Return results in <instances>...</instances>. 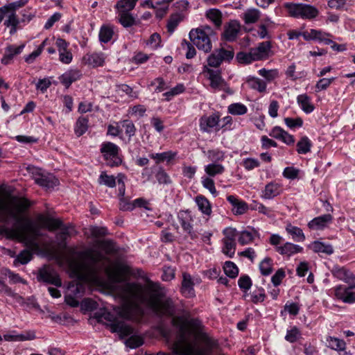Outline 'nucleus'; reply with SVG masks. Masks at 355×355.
<instances>
[{"mask_svg":"<svg viewBox=\"0 0 355 355\" xmlns=\"http://www.w3.org/2000/svg\"><path fill=\"white\" fill-rule=\"evenodd\" d=\"M63 260L67 265L69 275L78 281L76 285L71 284L68 288L74 295L83 292V282L104 285L105 280L101 275V271L104 270L111 284L110 288L115 289L123 300V304L115 308L114 313L105 310L100 319L107 321L112 331L119 333L121 337L133 333L132 328L123 320L139 319L144 313L141 304L157 315H171L174 312L172 300L165 299V291L157 283L148 281L144 286L136 283L115 286L126 280L130 273L129 268L120 263L110 264V259L96 250H73L66 254Z\"/></svg>","mask_w":355,"mask_h":355,"instance_id":"nucleus-1","label":"nucleus"},{"mask_svg":"<svg viewBox=\"0 0 355 355\" xmlns=\"http://www.w3.org/2000/svg\"><path fill=\"white\" fill-rule=\"evenodd\" d=\"M9 205L17 212L21 220L14 219L15 223L13 227L6 229V232L9 236L25 241L33 252H39L40 246L35 240L40 236V227L21 216V214L29 207L30 202L25 198L10 196Z\"/></svg>","mask_w":355,"mask_h":355,"instance_id":"nucleus-2","label":"nucleus"},{"mask_svg":"<svg viewBox=\"0 0 355 355\" xmlns=\"http://www.w3.org/2000/svg\"><path fill=\"white\" fill-rule=\"evenodd\" d=\"M213 35V30L206 26L202 28L192 29L189 33V38L199 50L208 53L212 48L210 37Z\"/></svg>","mask_w":355,"mask_h":355,"instance_id":"nucleus-3","label":"nucleus"},{"mask_svg":"<svg viewBox=\"0 0 355 355\" xmlns=\"http://www.w3.org/2000/svg\"><path fill=\"white\" fill-rule=\"evenodd\" d=\"M289 15L295 18L311 19L318 15V10L309 4L289 3L285 5Z\"/></svg>","mask_w":355,"mask_h":355,"instance_id":"nucleus-4","label":"nucleus"},{"mask_svg":"<svg viewBox=\"0 0 355 355\" xmlns=\"http://www.w3.org/2000/svg\"><path fill=\"white\" fill-rule=\"evenodd\" d=\"M119 146L112 142H104L101 145V152L107 161V164L112 167L117 166L122 162L119 157Z\"/></svg>","mask_w":355,"mask_h":355,"instance_id":"nucleus-5","label":"nucleus"},{"mask_svg":"<svg viewBox=\"0 0 355 355\" xmlns=\"http://www.w3.org/2000/svg\"><path fill=\"white\" fill-rule=\"evenodd\" d=\"M172 348L175 355H196L195 346L187 340L183 328L180 338L173 343Z\"/></svg>","mask_w":355,"mask_h":355,"instance_id":"nucleus-6","label":"nucleus"},{"mask_svg":"<svg viewBox=\"0 0 355 355\" xmlns=\"http://www.w3.org/2000/svg\"><path fill=\"white\" fill-rule=\"evenodd\" d=\"M32 173L35 182L41 187L51 189L58 184V180L54 175L40 168H34Z\"/></svg>","mask_w":355,"mask_h":355,"instance_id":"nucleus-7","label":"nucleus"},{"mask_svg":"<svg viewBox=\"0 0 355 355\" xmlns=\"http://www.w3.org/2000/svg\"><path fill=\"white\" fill-rule=\"evenodd\" d=\"M234 58L232 50L220 48L215 50L207 58L208 65L211 67H218L223 61L229 62Z\"/></svg>","mask_w":355,"mask_h":355,"instance_id":"nucleus-8","label":"nucleus"},{"mask_svg":"<svg viewBox=\"0 0 355 355\" xmlns=\"http://www.w3.org/2000/svg\"><path fill=\"white\" fill-rule=\"evenodd\" d=\"M37 279L39 282L53 284L60 287L62 285L61 279L54 269L49 266H44L39 269Z\"/></svg>","mask_w":355,"mask_h":355,"instance_id":"nucleus-9","label":"nucleus"},{"mask_svg":"<svg viewBox=\"0 0 355 355\" xmlns=\"http://www.w3.org/2000/svg\"><path fill=\"white\" fill-rule=\"evenodd\" d=\"M354 289H355V286L352 285H348V286L339 285L334 288V295L345 303L352 304L355 302V291Z\"/></svg>","mask_w":355,"mask_h":355,"instance_id":"nucleus-10","label":"nucleus"},{"mask_svg":"<svg viewBox=\"0 0 355 355\" xmlns=\"http://www.w3.org/2000/svg\"><path fill=\"white\" fill-rule=\"evenodd\" d=\"M4 21V25L7 27H11L10 33L11 34L16 31V26L19 23L16 13L3 6L0 8V23Z\"/></svg>","mask_w":355,"mask_h":355,"instance_id":"nucleus-11","label":"nucleus"},{"mask_svg":"<svg viewBox=\"0 0 355 355\" xmlns=\"http://www.w3.org/2000/svg\"><path fill=\"white\" fill-rule=\"evenodd\" d=\"M333 276L348 285L355 286V275L348 269L339 266H334L331 270Z\"/></svg>","mask_w":355,"mask_h":355,"instance_id":"nucleus-12","label":"nucleus"},{"mask_svg":"<svg viewBox=\"0 0 355 355\" xmlns=\"http://www.w3.org/2000/svg\"><path fill=\"white\" fill-rule=\"evenodd\" d=\"M125 176L123 174L119 173L117 175V183L119 185V195L121 196L119 207L123 211H130L134 209L133 202L128 201L125 198Z\"/></svg>","mask_w":355,"mask_h":355,"instance_id":"nucleus-13","label":"nucleus"},{"mask_svg":"<svg viewBox=\"0 0 355 355\" xmlns=\"http://www.w3.org/2000/svg\"><path fill=\"white\" fill-rule=\"evenodd\" d=\"M178 218L184 232H186L191 239L196 238V234L193 231V218L188 211H180L178 214Z\"/></svg>","mask_w":355,"mask_h":355,"instance_id":"nucleus-14","label":"nucleus"},{"mask_svg":"<svg viewBox=\"0 0 355 355\" xmlns=\"http://www.w3.org/2000/svg\"><path fill=\"white\" fill-rule=\"evenodd\" d=\"M10 218L16 219L17 221L21 220L17 212L9 205V201L0 202V222L8 223Z\"/></svg>","mask_w":355,"mask_h":355,"instance_id":"nucleus-15","label":"nucleus"},{"mask_svg":"<svg viewBox=\"0 0 355 355\" xmlns=\"http://www.w3.org/2000/svg\"><path fill=\"white\" fill-rule=\"evenodd\" d=\"M333 220L331 214H324L312 219L309 223L308 227L314 230H322L327 227Z\"/></svg>","mask_w":355,"mask_h":355,"instance_id":"nucleus-16","label":"nucleus"},{"mask_svg":"<svg viewBox=\"0 0 355 355\" xmlns=\"http://www.w3.org/2000/svg\"><path fill=\"white\" fill-rule=\"evenodd\" d=\"M194 282L191 276L187 273L184 272L182 274V286H181V292L182 293L187 297H191L195 295V291L193 289Z\"/></svg>","mask_w":355,"mask_h":355,"instance_id":"nucleus-17","label":"nucleus"},{"mask_svg":"<svg viewBox=\"0 0 355 355\" xmlns=\"http://www.w3.org/2000/svg\"><path fill=\"white\" fill-rule=\"evenodd\" d=\"M282 192L280 184L271 182L267 184L262 191L261 198L267 200L272 199Z\"/></svg>","mask_w":355,"mask_h":355,"instance_id":"nucleus-18","label":"nucleus"},{"mask_svg":"<svg viewBox=\"0 0 355 355\" xmlns=\"http://www.w3.org/2000/svg\"><path fill=\"white\" fill-rule=\"evenodd\" d=\"M207 71L209 74V79L210 80V86L211 88L215 90L224 89L226 86V83L222 78L220 72L209 69H207Z\"/></svg>","mask_w":355,"mask_h":355,"instance_id":"nucleus-19","label":"nucleus"},{"mask_svg":"<svg viewBox=\"0 0 355 355\" xmlns=\"http://www.w3.org/2000/svg\"><path fill=\"white\" fill-rule=\"evenodd\" d=\"M82 76V73L77 69H72L67 71L60 78V81L65 87H69L72 83L79 80Z\"/></svg>","mask_w":355,"mask_h":355,"instance_id":"nucleus-20","label":"nucleus"},{"mask_svg":"<svg viewBox=\"0 0 355 355\" xmlns=\"http://www.w3.org/2000/svg\"><path fill=\"white\" fill-rule=\"evenodd\" d=\"M270 136L277 139L282 141L287 145L293 144L295 141L294 138L292 135L288 134L287 132H286L284 130H283L282 128L279 126H275L272 129L270 133Z\"/></svg>","mask_w":355,"mask_h":355,"instance_id":"nucleus-21","label":"nucleus"},{"mask_svg":"<svg viewBox=\"0 0 355 355\" xmlns=\"http://www.w3.org/2000/svg\"><path fill=\"white\" fill-rule=\"evenodd\" d=\"M37 219L42 227L46 228L49 231H53L61 227L62 222L58 219H54L42 214H40Z\"/></svg>","mask_w":355,"mask_h":355,"instance_id":"nucleus-22","label":"nucleus"},{"mask_svg":"<svg viewBox=\"0 0 355 355\" xmlns=\"http://www.w3.org/2000/svg\"><path fill=\"white\" fill-rule=\"evenodd\" d=\"M303 248L298 245L286 242L281 246H277L275 250L282 255L291 257L295 254L302 252Z\"/></svg>","mask_w":355,"mask_h":355,"instance_id":"nucleus-23","label":"nucleus"},{"mask_svg":"<svg viewBox=\"0 0 355 355\" xmlns=\"http://www.w3.org/2000/svg\"><path fill=\"white\" fill-rule=\"evenodd\" d=\"M245 83L250 89L259 93H266L267 91V83L257 77H248Z\"/></svg>","mask_w":355,"mask_h":355,"instance_id":"nucleus-24","label":"nucleus"},{"mask_svg":"<svg viewBox=\"0 0 355 355\" xmlns=\"http://www.w3.org/2000/svg\"><path fill=\"white\" fill-rule=\"evenodd\" d=\"M219 118L216 114L208 116H203L200 119V127L204 132H209L211 128L216 127L218 123Z\"/></svg>","mask_w":355,"mask_h":355,"instance_id":"nucleus-25","label":"nucleus"},{"mask_svg":"<svg viewBox=\"0 0 355 355\" xmlns=\"http://www.w3.org/2000/svg\"><path fill=\"white\" fill-rule=\"evenodd\" d=\"M270 49V42H263L257 48L252 49V55L257 60H261L268 57Z\"/></svg>","mask_w":355,"mask_h":355,"instance_id":"nucleus-26","label":"nucleus"},{"mask_svg":"<svg viewBox=\"0 0 355 355\" xmlns=\"http://www.w3.org/2000/svg\"><path fill=\"white\" fill-rule=\"evenodd\" d=\"M227 200L232 205V211L235 214L241 215L247 211V204L244 201L238 199L234 196H228Z\"/></svg>","mask_w":355,"mask_h":355,"instance_id":"nucleus-27","label":"nucleus"},{"mask_svg":"<svg viewBox=\"0 0 355 355\" xmlns=\"http://www.w3.org/2000/svg\"><path fill=\"white\" fill-rule=\"evenodd\" d=\"M85 63L92 67L103 66L105 62V56L102 53H93L87 54L84 57Z\"/></svg>","mask_w":355,"mask_h":355,"instance_id":"nucleus-28","label":"nucleus"},{"mask_svg":"<svg viewBox=\"0 0 355 355\" xmlns=\"http://www.w3.org/2000/svg\"><path fill=\"white\" fill-rule=\"evenodd\" d=\"M297 102L303 112L306 114L311 113L315 109V106L312 103L311 98L306 94H300L297 96Z\"/></svg>","mask_w":355,"mask_h":355,"instance_id":"nucleus-29","label":"nucleus"},{"mask_svg":"<svg viewBox=\"0 0 355 355\" xmlns=\"http://www.w3.org/2000/svg\"><path fill=\"white\" fill-rule=\"evenodd\" d=\"M239 25L236 22H231L225 28L223 34L225 40L232 42L235 40L239 31Z\"/></svg>","mask_w":355,"mask_h":355,"instance_id":"nucleus-30","label":"nucleus"},{"mask_svg":"<svg viewBox=\"0 0 355 355\" xmlns=\"http://www.w3.org/2000/svg\"><path fill=\"white\" fill-rule=\"evenodd\" d=\"M286 231L292 236V239L296 242H302L305 240V235L302 229L293 226L291 223H288L286 226Z\"/></svg>","mask_w":355,"mask_h":355,"instance_id":"nucleus-31","label":"nucleus"},{"mask_svg":"<svg viewBox=\"0 0 355 355\" xmlns=\"http://www.w3.org/2000/svg\"><path fill=\"white\" fill-rule=\"evenodd\" d=\"M327 347L330 349L341 352L345 351L346 349V343L342 340L333 336H327L326 338Z\"/></svg>","mask_w":355,"mask_h":355,"instance_id":"nucleus-32","label":"nucleus"},{"mask_svg":"<svg viewBox=\"0 0 355 355\" xmlns=\"http://www.w3.org/2000/svg\"><path fill=\"white\" fill-rule=\"evenodd\" d=\"M196 202L199 210L205 215L210 216L211 214V206L209 201L202 196L196 198Z\"/></svg>","mask_w":355,"mask_h":355,"instance_id":"nucleus-33","label":"nucleus"},{"mask_svg":"<svg viewBox=\"0 0 355 355\" xmlns=\"http://www.w3.org/2000/svg\"><path fill=\"white\" fill-rule=\"evenodd\" d=\"M118 12L117 20L124 28H128L135 24V19L130 12Z\"/></svg>","mask_w":355,"mask_h":355,"instance_id":"nucleus-34","label":"nucleus"},{"mask_svg":"<svg viewBox=\"0 0 355 355\" xmlns=\"http://www.w3.org/2000/svg\"><path fill=\"white\" fill-rule=\"evenodd\" d=\"M311 248L315 252H322L327 254H331L334 252L333 247L329 245L320 241H314L311 245Z\"/></svg>","mask_w":355,"mask_h":355,"instance_id":"nucleus-35","label":"nucleus"},{"mask_svg":"<svg viewBox=\"0 0 355 355\" xmlns=\"http://www.w3.org/2000/svg\"><path fill=\"white\" fill-rule=\"evenodd\" d=\"M176 154L175 152L167 151L162 153H151L149 156L155 161L156 164H159L164 161L170 162L176 156Z\"/></svg>","mask_w":355,"mask_h":355,"instance_id":"nucleus-36","label":"nucleus"},{"mask_svg":"<svg viewBox=\"0 0 355 355\" xmlns=\"http://www.w3.org/2000/svg\"><path fill=\"white\" fill-rule=\"evenodd\" d=\"M138 0H119L115 8L118 12H130L134 9Z\"/></svg>","mask_w":355,"mask_h":355,"instance_id":"nucleus-37","label":"nucleus"},{"mask_svg":"<svg viewBox=\"0 0 355 355\" xmlns=\"http://www.w3.org/2000/svg\"><path fill=\"white\" fill-rule=\"evenodd\" d=\"M114 35V29L112 26H102L99 31V40L101 42L107 43L111 40Z\"/></svg>","mask_w":355,"mask_h":355,"instance_id":"nucleus-38","label":"nucleus"},{"mask_svg":"<svg viewBox=\"0 0 355 355\" xmlns=\"http://www.w3.org/2000/svg\"><path fill=\"white\" fill-rule=\"evenodd\" d=\"M260 17V11L256 8L248 9L243 13V19L245 24H254Z\"/></svg>","mask_w":355,"mask_h":355,"instance_id":"nucleus-39","label":"nucleus"},{"mask_svg":"<svg viewBox=\"0 0 355 355\" xmlns=\"http://www.w3.org/2000/svg\"><path fill=\"white\" fill-rule=\"evenodd\" d=\"M205 173L211 177L220 175L225 171V167L220 164L211 163L205 166Z\"/></svg>","mask_w":355,"mask_h":355,"instance_id":"nucleus-40","label":"nucleus"},{"mask_svg":"<svg viewBox=\"0 0 355 355\" xmlns=\"http://www.w3.org/2000/svg\"><path fill=\"white\" fill-rule=\"evenodd\" d=\"M0 274L2 276L8 277L10 279V283L11 284H17L22 283L24 284H26V280L22 279L18 274L14 273L10 271L9 269L3 268L0 270Z\"/></svg>","mask_w":355,"mask_h":355,"instance_id":"nucleus-41","label":"nucleus"},{"mask_svg":"<svg viewBox=\"0 0 355 355\" xmlns=\"http://www.w3.org/2000/svg\"><path fill=\"white\" fill-rule=\"evenodd\" d=\"M206 16L209 19L216 27H220L222 24V13L221 12L215 8H211L207 10Z\"/></svg>","mask_w":355,"mask_h":355,"instance_id":"nucleus-42","label":"nucleus"},{"mask_svg":"<svg viewBox=\"0 0 355 355\" xmlns=\"http://www.w3.org/2000/svg\"><path fill=\"white\" fill-rule=\"evenodd\" d=\"M256 236L257 232L254 230H252L251 231H243L240 233V235L239 236V242L243 245H247L251 243Z\"/></svg>","mask_w":355,"mask_h":355,"instance_id":"nucleus-43","label":"nucleus"},{"mask_svg":"<svg viewBox=\"0 0 355 355\" xmlns=\"http://www.w3.org/2000/svg\"><path fill=\"white\" fill-rule=\"evenodd\" d=\"M116 181H117V177L109 175L105 172H102L98 178V183L100 184H104L111 188L115 187Z\"/></svg>","mask_w":355,"mask_h":355,"instance_id":"nucleus-44","label":"nucleus"},{"mask_svg":"<svg viewBox=\"0 0 355 355\" xmlns=\"http://www.w3.org/2000/svg\"><path fill=\"white\" fill-rule=\"evenodd\" d=\"M311 142L307 137H303L297 144V151L300 154H306L311 150Z\"/></svg>","mask_w":355,"mask_h":355,"instance_id":"nucleus-45","label":"nucleus"},{"mask_svg":"<svg viewBox=\"0 0 355 355\" xmlns=\"http://www.w3.org/2000/svg\"><path fill=\"white\" fill-rule=\"evenodd\" d=\"M223 247L222 252L229 257H232L236 250V241L222 240Z\"/></svg>","mask_w":355,"mask_h":355,"instance_id":"nucleus-46","label":"nucleus"},{"mask_svg":"<svg viewBox=\"0 0 355 355\" xmlns=\"http://www.w3.org/2000/svg\"><path fill=\"white\" fill-rule=\"evenodd\" d=\"M272 260L270 257H266L259 263V270L263 275H269L272 272Z\"/></svg>","mask_w":355,"mask_h":355,"instance_id":"nucleus-47","label":"nucleus"},{"mask_svg":"<svg viewBox=\"0 0 355 355\" xmlns=\"http://www.w3.org/2000/svg\"><path fill=\"white\" fill-rule=\"evenodd\" d=\"M88 120L85 117H80L76 123L75 132L77 136L83 135L87 130Z\"/></svg>","mask_w":355,"mask_h":355,"instance_id":"nucleus-48","label":"nucleus"},{"mask_svg":"<svg viewBox=\"0 0 355 355\" xmlns=\"http://www.w3.org/2000/svg\"><path fill=\"white\" fill-rule=\"evenodd\" d=\"M121 131H124L125 133L131 137L135 134L136 128L133 123L128 120H125L120 123Z\"/></svg>","mask_w":355,"mask_h":355,"instance_id":"nucleus-49","label":"nucleus"},{"mask_svg":"<svg viewBox=\"0 0 355 355\" xmlns=\"http://www.w3.org/2000/svg\"><path fill=\"white\" fill-rule=\"evenodd\" d=\"M259 74L266 80V83L271 82L279 76V72L277 69L267 70L261 69L259 70Z\"/></svg>","mask_w":355,"mask_h":355,"instance_id":"nucleus-50","label":"nucleus"},{"mask_svg":"<svg viewBox=\"0 0 355 355\" xmlns=\"http://www.w3.org/2000/svg\"><path fill=\"white\" fill-rule=\"evenodd\" d=\"M223 269L226 275L231 278H234L238 275L239 269L233 262L226 261L223 266Z\"/></svg>","mask_w":355,"mask_h":355,"instance_id":"nucleus-51","label":"nucleus"},{"mask_svg":"<svg viewBox=\"0 0 355 355\" xmlns=\"http://www.w3.org/2000/svg\"><path fill=\"white\" fill-rule=\"evenodd\" d=\"M247 107L242 103H232L228 107V111L232 114L242 115L247 112Z\"/></svg>","mask_w":355,"mask_h":355,"instance_id":"nucleus-52","label":"nucleus"},{"mask_svg":"<svg viewBox=\"0 0 355 355\" xmlns=\"http://www.w3.org/2000/svg\"><path fill=\"white\" fill-rule=\"evenodd\" d=\"M236 58L239 62L242 64H250L253 61L257 60L252 55V50L251 49L249 53L240 52L237 54Z\"/></svg>","mask_w":355,"mask_h":355,"instance_id":"nucleus-53","label":"nucleus"},{"mask_svg":"<svg viewBox=\"0 0 355 355\" xmlns=\"http://www.w3.org/2000/svg\"><path fill=\"white\" fill-rule=\"evenodd\" d=\"M181 20L182 17L180 15L175 14L171 15L167 24L168 31L171 33H173Z\"/></svg>","mask_w":355,"mask_h":355,"instance_id":"nucleus-54","label":"nucleus"},{"mask_svg":"<svg viewBox=\"0 0 355 355\" xmlns=\"http://www.w3.org/2000/svg\"><path fill=\"white\" fill-rule=\"evenodd\" d=\"M182 49L186 50V58L191 59L196 54V51L191 44L186 40H183L181 43Z\"/></svg>","mask_w":355,"mask_h":355,"instance_id":"nucleus-55","label":"nucleus"},{"mask_svg":"<svg viewBox=\"0 0 355 355\" xmlns=\"http://www.w3.org/2000/svg\"><path fill=\"white\" fill-rule=\"evenodd\" d=\"M202 186L208 189L210 193L214 196L217 194L216 189L215 188L214 182L212 179L209 177H203L202 178Z\"/></svg>","mask_w":355,"mask_h":355,"instance_id":"nucleus-56","label":"nucleus"},{"mask_svg":"<svg viewBox=\"0 0 355 355\" xmlns=\"http://www.w3.org/2000/svg\"><path fill=\"white\" fill-rule=\"evenodd\" d=\"M335 80V78H321L315 85V91L317 92L324 90L329 87L331 83Z\"/></svg>","mask_w":355,"mask_h":355,"instance_id":"nucleus-57","label":"nucleus"},{"mask_svg":"<svg viewBox=\"0 0 355 355\" xmlns=\"http://www.w3.org/2000/svg\"><path fill=\"white\" fill-rule=\"evenodd\" d=\"M143 344L142 338L139 336L133 335L125 341V345L130 348H136Z\"/></svg>","mask_w":355,"mask_h":355,"instance_id":"nucleus-58","label":"nucleus"},{"mask_svg":"<svg viewBox=\"0 0 355 355\" xmlns=\"http://www.w3.org/2000/svg\"><path fill=\"white\" fill-rule=\"evenodd\" d=\"M327 5L331 9H345L347 5V0H329Z\"/></svg>","mask_w":355,"mask_h":355,"instance_id":"nucleus-59","label":"nucleus"},{"mask_svg":"<svg viewBox=\"0 0 355 355\" xmlns=\"http://www.w3.org/2000/svg\"><path fill=\"white\" fill-rule=\"evenodd\" d=\"M91 235L95 238H100L105 236L107 234V230L103 227L94 226L89 228Z\"/></svg>","mask_w":355,"mask_h":355,"instance_id":"nucleus-60","label":"nucleus"},{"mask_svg":"<svg viewBox=\"0 0 355 355\" xmlns=\"http://www.w3.org/2000/svg\"><path fill=\"white\" fill-rule=\"evenodd\" d=\"M315 35V37L314 40H318L319 41L324 42L326 44H331L333 43V41L329 38L330 36L329 34L322 32L321 31L315 30V32H313Z\"/></svg>","mask_w":355,"mask_h":355,"instance_id":"nucleus-61","label":"nucleus"},{"mask_svg":"<svg viewBox=\"0 0 355 355\" xmlns=\"http://www.w3.org/2000/svg\"><path fill=\"white\" fill-rule=\"evenodd\" d=\"M184 90V86L182 84H178L172 88L170 91L164 93V96H165L166 98L169 100L171 97L182 93Z\"/></svg>","mask_w":355,"mask_h":355,"instance_id":"nucleus-62","label":"nucleus"},{"mask_svg":"<svg viewBox=\"0 0 355 355\" xmlns=\"http://www.w3.org/2000/svg\"><path fill=\"white\" fill-rule=\"evenodd\" d=\"M300 336L299 330L296 327H293L287 331L285 339L290 343H294L300 338Z\"/></svg>","mask_w":355,"mask_h":355,"instance_id":"nucleus-63","label":"nucleus"},{"mask_svg":"<svg viewBox=\"0 0 355 355\" xmlns=\"http://www.w3.org/2000/svg\"><path fill=\"white\" fill-rule=\"evenodd\" d=\"M208 157L211 161L214 162V163H216L217 162L223 160L224 153L219 150H209L208 152Z\"/></svg>","mask_w":355,"mask_h":355,"instance_id":"nucleus-64","label":"nucleus"}]
</instances>
